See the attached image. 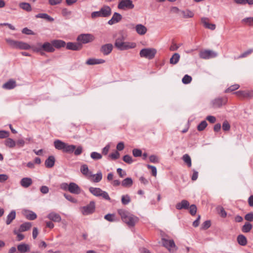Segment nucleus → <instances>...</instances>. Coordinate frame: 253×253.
Masks as SVG:
<instances>
[{
  "instance_id": "f257e3e1",
  "label": "nucleus",
  "mask_w": 253,
  "mask_h": 253,
  "mask_svg": "<svg viewBox=\"0 0 253 253\" xmlns=\"http://www.w3.org/2000/svg\"><path fill=\"white\" fill-rule=\"evenodd\" d=\"M118 213L121 216L122 220L129 226H134L138 220L137 217L131 214L125 210H118Z\"/></svg>"
},
{
  "instance_id": "f03ea898",
  "label": "nucleus",
  "mask_w": 253,
  "mask_h": 253,
  "mask_svg": "<svg viewBox=\"0 0 253 253\" xmlns=\"http://www.w3.org/2000/svg\"><path fill=\"white\" fill-rule=\"evenodd\" d=\"M123 37L117 38L115 42V46L119 50H125L134 48L136 43L134 42H125L124 41Z\"/></svg>"
},
{
  "instance_id": "7ed1b4c3",
  "label": "nucleus",
  "mask_w": 253,
  "mask_h": 253,
  "mask_svg": "<svg viewBox=\"0 0 253 253\" xmlns=\"http://www.w3.org/2000/svg\"><path fill=\"white\" fill-rule=\"evenodd\" d=\"M5 41L11 47L13 48L27 50L31 48V46L28 43L23 42L15 41L10 39H6Z\"/></svg>"
},
{
  "instance_id": "20e7f679",
  "label": "nucleus",
  "mask_w": 253,
  "mask_h": 253,
  "mask_svg": "<svg viewBox=\"0 0 253 253\" xmlns=\"http://www.w3.org/2000/svg\"><path fill=\"white\" fill-rule=\"evenodd\" d=\"M157 53V50L153 48H145L140 51L139 55L141 57L148 59H152Z\"/></svg>"
},
{
  "instance_id": "39448f33",
  "label": "nucleus",
  "mask_w": 253,
  "mask_h": 253,
  "mask_svg": "<svg viewBox=\"0 0 253 253\" xmlns=\"http://www.w3.org/2000/svg\"><path fill=\"white\" fill-rule=\"evenodd\" d=\"M89 192L94 196L96 197H100L101 196L103 199L110 200V198L108 195V194L103 190H102L99 188H94L91 187L89 188Z\"/></svg>"
},
{
  "instance_id": "423d86ee",
  "label": "nucleus",
  "mask_w": 253,
  "mask_h": 253,
  "mask_svg": "<svg viewBox=\"0 0 253 253\" xmlns=\"http://www.w3.org/2000/svg\"><path fill=\"white\" fill-rule=\"evenodd\" d=\"M134 5L131 0H120L118 5V8L119 9L126 10L132 9Z\"/></svg>"
},
{
  "instance_id": "0eeeda50",
  "label": "nucleus",
  "mask_w": 253,
  "mask_h": 253,
  "mask_svg": "<svg viewBox=\"0 0 253 253\" xmlns=\"http://www.w3.org/2000/svg\"><path fill=\"white\" fill-rule=\"evenodd\" d=\"M162 243L163 246L167 248L170 253H173L177 250V247L173 240H167L165 238H162Z\"/></svg>"
},
{
  "instance_id": "6e6552de",
  "label": "nucleus",
  "mask_w": 253,
  "mask_h": 253,
  "mask_svg": "<svg viewBox=\"0 0 253 253\" xmlns=\"http://www.w3.org/2000/svg\"><path fill=\"white\" fill-rule=\"evenodd\" d=\"M217 53L211 50L205 49L200 51L199 53V57L204 59H208L216 57Z\"/></svg>"
},
{
  "instance_id": "1a4fd4ad",
  "label": "nucleus",
  "mask_w": 253,
  "mask_h": 253,
  "mask_svg": "<svg viewBox=\"0 0 253 253\" xmlns=\"http://www.w3.org/2000/svg\"><path fill=\"white\" fill-rule=\"evenodd\" d=\"M94 40L93 35L90 34H83L80 35L77 38V41L80 42V43H87L92 42Z\"/></svg>"
},
{
  "instance_id": "9d476101",
  "label": "nucleus",
  "mask_w": 253,
  "mask_h": 253,
  "mask_svg": "<svg viewBox=\"0 0 253 253\" xmlns=\"http://www.w3.org/2000/svg\"><path fill=\"white\" fill-rule=\"evenodd\" d=\"M95 203L91 201L88 205L82 208V212L84 215H88L93 213L95 211Z\"/></svg>"
},
{
  "instance_id": "9b49d317",
  "label": "nucleus",
  "mask_w": 253,
  "mask_h": 253,
  "mask_svg": "<svg viewBox=\"0 0 253 253\" xmlns=\"http://www.w3.org/2000/svg\"><path fill=\"white\" fill-rule=\"evenodd\" d=\"M227 101L226 98L219 97L212 100V107L214 108H219L225 104Z\"/></svg>"
},
{
  "instance_id": "f8f14e48",
  "label": "nucleus",
  "mask_w": 253,
  "mask_h": 253,
  "mask_svg": "<svg viewBox=\"0 0 253 253\" xmlns=\"http://www.w3.org/2000/svg\"><path fill=\"white\" fill-rule=\"evenodd\" d=\"M238 97H243L244 98H253V90H239L234 92Z\"/></svg>"
},
{
  "instance_id": "ddd939ff",
  "label": "nucleus",
  "mask_w": 253,
  "mask_h": 253,
  "mask_svg": "<svg viewBox=\"0 0 253 253\" xmlns=\"http://www.w3.org/2000/svg\"><path fill=\"white\" fill-rule=\"evenodd\" d=\"M113 47L111 43H107L101 46L100 51L104 55H107L112 52Z\"/></svg>"
},
{
  "instance_id": "4468645a",
  "label": "nucleus",
  "mask_w": 253,
  "mask_h": 253,
  "mask_svg": "<svg viewBox=\"0 0 253 253\" xmlns=\"http://www.w3.org/2000/svg\"><path fill=\"white\" fill-rule=\"evenodd\" d=\"M102 17H108L111 15L112 10L110 6L103 5L100 9Z\"/></svg>"
},
{
  "instance_id": "2eb2a0df",
  "label": "nucleus",
  "mask_w": 253,
  "mask_h": 253,
  "mask_svg": "<svg viewBox=\"0 0 253 253\" xmlns=\"http://www.w3.org/2000/svg\"><path fill=\"white\" fill-rule=\"evenodd\" d=\"M68 191L73 194H79L81 192V189L76 183L71 182L69 183Z\"/></svg>"
},
{
  "instance_id": "dca6fc26",
  "label": "nucleus",
  "mask_w": 253,
  "mask_h": 253,
  "mask_svg": "<svg viewBox=\"0 0 253 253\" xmlns=\"http://www.w3.org/2000/svg\"><path fill=\"white\" fill-rule=\"evenodd\" d=\"M122 19V16L121 14L118 12H115L112 18L109 20L108 22V24L110 25H113L120 22Z\"/></svg>"
},
{
  "instance_id": "f3484780",
  "label": "nucleus",
  "mask_w": 253,
  "mask_h": 253,
  "mask_svg": "<svg viewBox=\"0 0 253 253\" xmlns=\"http://www.w3.org/2000/svg\"><path fill=\"white\" fill-rule=\"evenodd\" d=\"M20 183L22 187L27 188L32 184L33 180L30 177H24L21 179Z\"/></svg>"
},
{
  "instance_id": "a211bd4d",
  "label": "nucleus",
  "mask_w": 253,
  "mask_h": 253,
  "mask_svg": "<svg viewBox=\"0 0 253 253\" xmlns=\"http://www.w3.org/2000/svg\"><path fill=\"white\" fill-rule=\"evenodd\" d=\"M209 19L208 18L203 17L201 18V22L206 28L214 30L216 27L215 25L214 24L209 23Z\"/></svg>"
},
{
  "instance_id": "6ab92c4d",
  "label": "nucleus",
  "mask_w": 253,
  "mask_h": 253,
  "mask_svg": "<svg viewBox=\"0 0 253 253\" xmlns=\"http://www.w3.org/2000/svg\"><path fill=\"white\" fill-rule=\"evenodd\" d=\"M82 47V45L80 43L68 42L67 43L66 48L68 49L73 50H79Z\"/></svg>"
},
{
  "instance_id": "aec40b11",
  "label": "nucleus",
  "mask_w": 253,
  "mask_h": 253,
  "mask_svg": "<svg viewBox=\"0 0 253 253\" xmlns=\"http://www.w3.org/2000/svg\"><path fill=\"white\" fill-rule=\"evenodd\" d=\"M47 218L55 222H59L61 220V217L60 215L55 212H51L49 213L47 215Z\"/></svg>"
},
{
  "instance_id": "412c9836",
  "label": "nucleus",
  "mask_w": 253,
  "mask_h": 253,
  "mask_svg": "<svg viewBox=\"0 0 253 253\" xmlns=\"http://www.w3.org/2000/svg\"><path fill=\"white\" fill-rule=\"evenodd\" d=\"M189 203L186 200H183L180 203H178L175 205L176 209L180 210L182 209H189Z\"/></svg>"
},
{
  "instance_id": "4be33fe9",
  "label": "nucleus",
  "mask_w": 253,
  "mask_h": 253,
  "mask_svg": "<svg viewBox=\"0 0 253 253\" xmlns=\"http://www.w3.org/2000/svg\"><path fill=\"white\" fill-rule=\"evenodd\" d=\"M135 28L137 33L140 35H145L147 31V28L141 24H137Z\"/></svg>"
},
{
  "instance_id": "5701e85b",
  "label": "nucleus",
  "mask_w": 253,
  "mask_h": 253,
  "mask_svg": "<svg viewBox=\"0 0 253 253\" xmlns=\"http://www.w3.org/2000/svg\"><path fill=\"white\" fill-rule=\"evenodd\" d=\"M16 86V83L15 81L13 79H10L2 85V88L6 89H11L14 88Z\"/></svg>"
},
{
  "instance_id": "b1692460",
  "label": "nucleus",
  "mask_w": 253,
  "mask_h": 253,
  "mask_svg": "<svg viewBox=\"0 0 253 253\" xmlns=\"http://www.w3.org/2000/svg\"><path fill=\"white\" fill-rule=\"evenodd\" d=\"M42 50L48 52H53L55 49L52 45V42L51 43L46 42L42 45Z\"/></svg>"
},
{
  "instance_id": "393cba45",
  "label": "nucleus",
  "mask_w": 253,
  "mask_h": 253,
  "mask_svg": "<svg viewBox=\"0 0 253 253\" xmlns=\"http://www.w3.org/2000/svg\"><path fill=\"white\" fill-rule=\"evenodd\" d=\"M17 250L20 253H25L30 251V247L29 245L22 243L17 246Z\"/></svg>"
},
{
  "instance_id": "a878e982",
  "label": "nucleus",
  "mask_w": 253,
  "mask_h": 253,
  "mask_svg": "<svg viewBox=\"0 0 253 253\" xmlns=\"http://www.w3.org/2000/svg\"><path fill=\"white\" fill-rule=\"evenodd\" d=\"M105 61L102 59L89 58L86 61L87 65H95L105 63Z\"/></svg>"
},
{
  "instance_id": "bb28decb",
  "label": "nucleus",
  "mask_w": 253,
  "mask_h": 253,
  "mask_svg": "<svg viewBox=\"0 0 253 253\" xmlns=\"http://www.w3.org/2000/svg\"><path fill=\"white\" fill-rule=\"evenodd\" d=\"M55 158L53 156H50L45 161V166L47 168H52L55 164Z\"/></svg>"
},
{
  "instance_id": "cd10ccee",
  "label": "nucleus",
  "mask_w": 253,
  "mask_h": 253,
  "mask_svg": "<svg viewBox=\"0 0 253 253\" xmlns=\"http://www.w3.org/2000/svg\"><path fill=\"white\" fill-rule=\"evenodd\" d=\"M54 146L56 149L63 151L66 143L60 140H56L54 141Z\"/></svg>"
},
{
  "instance_id": "c85d7f7f",
  "label": "nucleus",
  "mask_w": 253,
  "mask_h": 253,
  "mask_svg": "<svg viewBox=\"0 0 253 253\" xmlns=\"http://www.w3.org/2000/svg\"><path fill=\"white\" fill-rule=\"evenodd\" d=\"M32 227L31 222H26L22 224L19 228V232H22L29 230Z\"/></svg>"
},
{
  "instance_id": "c756f323",
  "label": "nucleus",
  "mask_w": 253,
  "mask_h": 253,
  "mask_svg": "<svg viewBox=\"0 0 253 253\" xmlns=\"http://www.w3.org/2000/svg\"><path fill=\"white\" fill-rule=\"evenodd\" d=\"M52 43L53 47L59 48L62 47H64L66 45V42L60 40H53L52 41Z\"/></svg>"
},
{
  "instance_id": "7c9ffc66",
  "label": "nucleus",
  "mask_w": 253,
  "mask_h": 253,
  "mask_svg": "<svg viewBox=\"0 0 253 253\" xmlns=\"http://www.w3.org/2000/svg\"><path fill=\"white\" fill-rule=\"evenodd\" d=\"M16 217V212L15 211H12L7 215L6 220V224L7 225L10 224L12 221Z\"/></svg>"
},
{
  "instance_id": "2f4dec72",
  "label": "nucleus",
  "mask_w": 253,
  "mask_h": 253,
  "mask_svg": "<svg viewBox=\"0 0 253 253\" xmlns=\"http://www.w3.org/2000/svg\"><path fill=\"white\" fill-rule=\"evenodd\" d=\"M121 184L123 187H129L132 185L133 181L131 178L127 177L122 181Z\"/></svg>"
},
{
  "instance_id": "473e14b6",
  "label": "nucleus",
  "mask_w": 253,
  "mask_h": 253,
  "mask_svg": "<svg viewBox=\"0 0 253 253\" xmlns=\"http://www.w3.org/2000/svg\"><path fill=\"white\" fill-rule=\"evenodd\" d=\"M36 17L44 19L49 22H53L54 21V19L46 13H39L36 15Z\"/></svg>"
},
{
  "instance_id": "72a5a7b5",
  "label": "nucleus",
  "mask_w": 253,
  "mask_h": 253,
  "mask_svg": "<svg viewBox=\"0 0 253 253\" xmlns=\"http://www.w3.org/2000/svg\"><path fill=\"white\" fill-rule=\"evenodd\" d=\"M89 175L94 177L93 179L94 182H98L102 179V174L101 171H99L96 174H92L91 172H89Z\"/></svg>"
},
{
  "instance_id": "f704fd0d",
  "label": "nucleus",
  "mask_w": 253,
  "mask_h": 253,
  "mask_svg": "<svg viewBox=\"0 0 253 253\" xmlns=\"http://www.w3.org/2000/svg\"><path fill=\"white\" fill-rule=\"evenodd\" d=\"M76 148V146L74 145H69L68 144L66 143V146H65L63 152L67 153H72Z\"/></svg>"
},
{
  "instance_id": "c9c22d12",
  "label": "nucleus",
  "mask_w": 253,
  "mask_h": 253,
  "mask_svg": "<svg viewBox=\"0 0 253 253\" xmlns=\"http://www.w3.org/2000/svg\"><path fill=\"white\" fill-rule=\"evenodd\" d=\"M179 59L180 55L177 53H175L170 58L169 62L171 64H176L178 62Z\"/></svg>"
},
{
  "instance_id": "e433bc0d",
  "label": "nucleus",
  "mask_w": 253,
  "mask_h": 253,
  "mask_svg": "<svg viewBox=\"0 0 253 253\" xmlns=\"http://www.w3.org/2000/svg\"><path fill=\"white\" fill-rule=\"evenodd\" d=\"M237 241L238 244L241 246H245L247 243V238L243 235H239L238 236Z\"/></svg>"
},
{
  "instance_id": "4c0bfd02",
  "label": "nucleus",
  "mask_w": 253,
  "mask_h": 253,
  "mask_svg": "<svg viewBox=\"0 0 253 253\" xmlns=\"http://www.w3.org/2000/svg\"><path fill=\"white\" fill-rule=\"evenodd\" d=\"M25 216L27 219L29 220H34L37 218V214L32 211H27L25 212Z\"/></svg>"
},
{
  "instance_id": "58836bf2",
  "label": "nucleus",
  "mask_w": 253,
  "mask_h": 253,
  "mask_svg": "<svg viewBox=\"0 0 253 253\" xmlns=\"http://www.w3.org/2000/svg\"><path fill=\"white\" fill-rule=\"evenodd\" d=\"M5 145L10 148L14 147L16 145V142L12 138H7L5 140Z\"/></svg>"
},
{
  "instance_id": "ea45409f",
  "label": "nucleus",
  "mask_w": 253,
  "mask_h": 253,
  "mask_svg": "<svg viewBox=\"0 0 253 253\" xmlns=\"http://www.w3.org/2000/svg\"><path fill=\"white\" fill-rule=\"evenodd\" d=\"M253 226L249 222H246L243 226L242 230L244 233H248L252 229Z\"/></svg>"
},
{
  "instance_id": "a19ab883",
  "label": "nucleus",
  "mask_w": 253,
  "mask_h": 253,
  "mask_svg": "<svg viewBox=\"0 0 253 253\" xmlns=\"http://www.w3.org/2000/svg\"><path fill=\"white\" fill-rule=\"evenodd\" d=\"M19 6L22 9L27 11H31L32 10V8L31 5L29 3L27 2H22L19 4Z\"/></svg>"
},
{
  "instance_id": "79ce46f5",
  "label": "nucleus",
  "mask_w": 253,
  "mask_h": 253,
  "mask_svg": "<svg viewBox=\"0 0 253 253\" xmlns=\"http://www.w3.org/2000/svg\"><path fill=\"white\" fill-rule=\"evenodd\" d=\"M182 160L187 164L188 167H191V159L189 155L184 154L182 157Z\"/></svg>"
},
{
  "instance_id": "37998d69",
  "label": "nucleus",
  "mask_w": 253,
  "mask_h": 253,
  "mask_svg": "<svg viewBox=\"0 0 253 253\" xmlns=\"http://www.w3.org/2000/svg\"><path fill=\"white\" fill-rule=\"evenodd\" d=\"M81 171L84 175H89V169L87 165H83L81 167Z\"/></svg>"
},
{
  "instance_id": "c03bdc74",
  "label": "nucleus",
  "mask_w": 253,
  "mask_h": 253,
  "mask_svg": "<svg viewBox=\"0 0 253 253\" xmlns=\"http://www.w3.org/2000/svg\"><path fill=\"white\" fill-rule=\"evenodd\" d=\"M240 87V85L238 84H235L231 85L228 88H227L224 91L225 93H228L229 92H231L234 90L238 89Z\"/></svg>"
},
{
  "instance_id": "a18cd8bd",
  "label": "nucleus",
  "mask_w": 253,
  "mask_h": 253,
  "mask_svg": "<svg viewBox=\"0 0 253 253\" xmlns=\"http://www.w3.org/2000/svg\"><path fill=\"white\" fill-rule=\"evenodd\" d=\"M242 22L249 26H253V17H247L242 20Z\"/></svg>"
},
{
  "instance_id": "49530a36",
  "label": "nucleus",
  "mask_w": 253,
  "mask_h": 253,
  "mask_svg": "<svg viewBox=\"0 0 253 253\" xmlns=\"http://www.w3.org/2000/svg\"><path fill=\"white\" fill-rule=\"evenodd\" d=\"M208 124L206 121H202L198 126L197 129L199 131L203 130L207 126Z\"/></svg>"
},
{
  "instance_id": "de8ad7c7",
  "label": "nucleus",
  "mask_w": 253,
  "mask_h": 253,
  "mask_svg": "<svg viewBox=\"0 0 253 253\" xmlns=\"http://www.w3.org/2000/svg\"><path fill=\"white\" fill-rule=\"evenodd\" d=\"M122 203L123 205H127L130 202V198L128 195H124L122 197Z\"/></svg>"
},
{
  "instance_id": "09e8293b",
  "label": "nucleus",
  "mask_w": 253,
  "mask_h": 253,
  "mask_svg": "<svg viewBox=\"0 0 253 253\" xmlns=\"http://www.w3.org/2000/svg\"><path fill=\"white\" fill-rule=\"evenodd\" d=\"M182 13L183 14V17L185 18H191L194 16L193 13L189 10L183 11Z\"/></svg>"
},
{
  "instance_id": "8fccbe9b",
  "label": "nucleus",
  "mask_w": 253,
  "mask_h": 253,
  "mask_svg": "<svg viewBox=\"0 0 253 253\" xmlns=\"http://www.w3.org/2000/svg\"><path fill=\"white\" fill-rule=\"evenodd\" d=\"M91 158L95 160H99L102 158V155L97 152H93L90 154Z\"/></svg>"
},
{
  "instance_id": "3c124183",
  "label": "nucleus",
  "mask_w": 253,
  "mask_h": 253,
  "mask_svg": "<svg viewBox=\"0 0 253 253\" xmlns=\"http://www.w3.org/2000/svg\"><path fill=\"white\" fill-rule=\"evenodd\" d=\"M189 212L192 215H195L197 212V208L195 205L193 204L189 206Z\"/></svg>"
},
{
  "instance_id": "603ef678",
  "label": "nucleus",
  "mask_w": 253,
  "mask_h": 253,
  "mask_svg": "<svg viewBox=\"0 0 253 253\" xmlns=\"http://www.w3.org/2000/svg\"><path fill=\"white\" fill-rule=\"evenodd\" d=\"M253 52V49H249L247 50V51L244 52L242 54H241L239 57L238 58H243L246 57H247L248 55H250Z\"/></svg>"
},
{
  "instance_id": "864d4df0",
  "label": "nucleus",
  "mask_w": 253,
  "mask_h": 253,
  "mask_svg": "<svg viewBox=\"0 0 253 253\" xmlns=\"http://www.w3.org/2000/svg\"><path fill=\"white\" fill-rule=\"evenodd\" d=\"M211 225L210 220L205 221L201 225V229L202 230H206L208 229Z\"/></svg>"
},
{
  "instance_id": "5fc2aeb1",
  "label": "nucleus",
  "mask_w": 253,
  "mask_h": 253,
  "mask_svg": "<svg viewBox=\"0 0 253 253\" xmlns=\"http://www.w3.org/2000/svg\"><path fill=\"white\" fill-rule=\"evenodd\" d=\"M192 81V78L191 76L185 75L182 80V82L184 84H189Z\"/></svg>"
},
{
  "instance_id": "6e6d98bb",
  "label": "nucleus",
  "mask_w": 253,
  "mask_h": 253,
  "mask_svg": "<svg viewBox=\"0 0 253 253\" xmlns=\"http://www.w3.org/2000/svg\"><path fill=\"white\" fill-rule=\"evenodd\" d=\"M123 161L128 164H130L133 162L131 156L128 155H125L123 158Z\"/></svg>"
},
{
  "instance_id": "4d7b16f0",
  "label": "nucleus",
  "mask_w": 253,
  "mask_h": 253,
  "mask_svg": "<svg viewBox=\"0 0 253 253\" xmlns=\"http://www.w3.org/2000/svg\"><path fill=\"white\" fill-rule=\"evenodd\" d=\"M19 230L17 231L16 230H14L13 231V233L15 235H17V240L18 241H20L24 239V235L22 234H21L19 233Z\"/></svg>"
},
{
  "instance_id": "13d9d810",
  "label": "nucleus",
  "mask_w": 253,
  "mask_h": 253,
  "mask_svg": "<svg viewBox=\"0 0 253 253\" xmlns=\"http://www.w3.org/2000/svg\"><path fill=\"white\" fill-rule=\"evenodd\" d=\"M132 154L135 157H140L142 155V151L139 149H133Z\"/></svg>"
},
{
  "instance_id": "bf43d9fd",
  "label": "nucleus",
  "mask_w": 253,
  "mask_h": 253,
  "mask_svg": "<svg viewBox=\"0 0 253 253\" xmlns=\"http://www.w3.org/2000/svg\"><path fill=\"white\" fill-rule=\"evenodd\" d=\"M222 127L223 130L224 131H228L230 129V125L227 121L223 122Z\"/></svg>"
},
{
  "instance_id": "052dcab7",
  "label": "nucleus",
  "mask_w": 253,
  "mask_h": 253,
  "mask_svg": "<svg viewBox=\"0 0 253 253\" xmlns=\"http://www.w3.org/2000/svg\"><path fill=\"white\" fill-rule=\"evenodd\" d=\"M74 154L76 156L80 155L83 152V147L81 146H79L77 148L75 149L74 151Z\"/></svg>"
},
{
  "instance_id": "680f3d73",
  "label": "nucleus",
  "mask_w": 253,
  "mask_h": 253,
  "mask_svg": "<svg viewBox=\"0 0 253 253\" xmlns=\"http://www.w3.org/2000/svg\"><path fill=\"white\" fill-rule=\"evenodd\" d=\"M115 215L113 214H107L105 215L104 218L107 221L112 222L115 220L114 219Z\"/></svg>"
},
{
  "instance_id": "e2e57ef3",
  "label": "nucleus",
  "mask_w": 253,
  "mask_h": 253,
  "mask_svg": "<svg viewBox=\"0 0 253 253\" xmlns=\"http://www.w3.org/2000/svg\"><path fill=\"white\" fill-rule=\"evenodd\" d=\"M9 132L5 130H0V138H5L9 136Z\"/></svg>"
},
{
  "instance_id": "0e129e2a",
  "label": "nucleus",
  "mask_w": 253,
  "mask_h": 253,
  "mask_svg": "<svg viewBox=\"0 0 253 253\" xmlns=\"http://www.w3.org/2000/svg\"><path fill=\"white\" fill-rule=\"evenodd\" d=\"M147 167L149 169H151L152 174L153 176H156L157 175V169H156V168L155 167L151 166V165H147Z\"/></svg>"
},
{
  "instance_id": "69168bd1",
  "label": "nucleus",
  "mask_w": 253,
  "mask_h": 253,
  "mask_svg": "<svg viewBox=\"0 0 253 253\" xmlns=\"http://www.w3.org/2000/svg\"><path fill=\"white\" fill-rule=\"evenodd\" d=\"M22 33L28 35H34V33L30 29L27 28H24L22 31Z\"/></svg>"
},
{
  "instance_id": "338daca9",
  "label": "nucleus",
  "mask_w": 253,
  "mask_h": 253,
  "mask_svg": "<svg viewBox=\"0 0 253 253\" xmlns=\"http://www.w3.org/2000/svg\"><path fill=\"white\" fill-rule=\"evenodd\" d=\"M245 219L248 221H253V212H251L247 214L245 216Z\"/></svg>"
},
{
  "instance_id": "774afa93",
  "label": "nucleus",
  "mask_w": 253,
  "mask_h": 253,
  "mask_svg": "<svg viewBox=\"0 0 253 253\" xmlns=\"http://www.w3.org/2000/svg\"><path fill=\"white\" fill-rule=\"evenodd\" d=\"M149 160H150V161L152 163H159L158 157L157 156L154 155H151L149 157Z\"/></svg>"
}]
</instances>
